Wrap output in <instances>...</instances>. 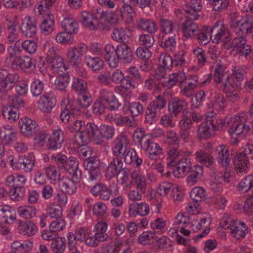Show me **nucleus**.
Wrapping results in <instances>:
<instances>
[{
	"mask_svg": "<svg viewBox=\"0 0 253 253\" xmlns=\"http://www.w3.org/2000/svg\"><path fill=\"white\" fill-rule=\"evenodd\" d=\"M19 79L18 74L9 73L7 70L0 68V99L6 101L10 99L14 86Z\"/></svg>",
	"mask_w": 253,
	"mask_h": 253,
	"instance_id": "nucleus-1",
	"label": "nucleus"
},
{
	"mask_svg": "<svg viewBox=\"0 0 253 253\" xmlns=\"http://www.w3.org/2000/svg\"><path fill=\"white\" fill-rule=\"evenodd\" d=\"M213 80L215 83L219 84V89L227 94L226 96L230 100L232 84L230 82V76L226 71V66L220 61H217L214 64Z\"/></svg>",
	"mask_w": 253,
	"mask_h": 253,
	"instance_id": "nucleus-2",
	"label": "nucleus"
},
{
	"mask_svg": "<svg viewBox=\"0 0 253 253\" xmlns=\"http://www.w3.org/2000/svg\"><path fill=\"white\" fill-rule=\"evenodd\" d=\"M248 119V113L246 112H242L234 116L233 124L228 130L231 137L234 139L233 144L239 142L238 137L245 136L249 132L250 126L246 124Z\"/></svg>",
	"mask_w": 253,
	"mask_h": 253,
	"instance_id": "nucleus-3",
	"label": "nucleus"
},
{
	"mask_svg": "<svg viewBox=\"0 0 253 253\" xmlns=\"http://www.w3.org/2000/svg\"><path fill=\"white\" fill-rule=\"evenodd\" d=\"M230 26L235 28L239 34L253 38V19L252 16L248 15L240 16L234 13L231 18Z\"/></svg>",
	"mask_w": 253,
	"mask_h": 253,
	"instance_id": "nucleus-4",
	"label": "nucleus"
},
{
	"mask_svg": "<svg viewBox=\"0 0 253 253\" xmlns=\"http://www.w3.org/2000/svg\"><path fill=\"white\" fill-rule=\"evenodd\" d=\"M167 104L164 96L158 95L155 100L151 101L147 106L145 115V122L149 125L155 124L158 120L161 110L164 109Z\"/></svg>",
	"mask_w": 253,
	"mask_h": 253,
	"instance_id": "nucleus-5",
	"label": "nucleus"
},
{
	"mask_svg": "<svg viewBox=\"0 0 253 253\" xmlns=\"http://www.w3.org/2000/svg\"><path fill=\"white\" fill-rule=\"evenodd\" d=\"M70 178L63 176L58 179V185L61 192L72 195L77 191L76 185L82 179V173L81 169L68 173Z\"/></svg>",
	"mask_w": 253,
	"mask_h": 253,
	"instance_id": "nucleus-6",
	"label": "nucleus"
},
{
	"mask_svg": "<svg viewBox=\"0 0 253 253\" xmlns=\"http://www.w3.org/2000/svg\"><path fill=\"white\" fill-rule=\"evenodd\" d=\"M220 225L224 228L230 230L231 235L238 239L245 237L248 230L245 223L230 217L224 216L220 221Z\"/></svg>",
	"mask_w": 253,
	"mask_h": 253,
	"instance_id": "nucleus-7",
	"label": "nucleus"
},
{
	"mask_svg": "<svg viewBox=\"0 0 253 253\" xmlns=\"http://www.w3.org/2000/svg\"><path fill=\"white\" fill-rule=\"evenodd\" d=\"M51 159L59 169H63L67 173L80 169L78 161L73 156L68 157L63 153H58L53 155Z\"/></svg>",
	"mask_w": 253,
	"mask_h": 253,
	"instance_id": "nucleus-8",
	"label": "nucleus"
},
{
	"mask_svg": "<svg viewBox=\"0 0 253 253\" xmlns=\"http://www.w3.org/2000/svg\"><path fill=\"white\" fill-rule=\"evenodd\" d=\"M253 145L247 144L243 151L236 154L234 159V164L237 173L245 171L249 164V159L253 158Z\"/></svg>",
	"mask_w": 253,
	"mask_h": 253,
	"instance_id": "nucleus-9",
	"label": "nucleus"
},
{
	"mask_svg": "<svg viewBox=\"0 0 253 253\" xmlns=\"http://www.w3.org/2000/svg\"><path fill=\"white\" fill-rule=\"evenodd\" d=\"M68 103L61 108L60 119L62 123L69 122L71 117H74L80 114V110L75 102L74 96L72 93H68L67 97Z\"/></svg>",
	"mask_w": 253,
	"mask_h": 253,
	"instance_id": "nucleus-10",
	"label": "nucleus"
},
{
	"mask_svg": "<svg viewBox=\"0 0 253 253\" xmlns=\"http://www.w3.org/2000/svg\"><path fill=\"white\" fill-rule=\"evenodd\" d=\"M99 127L92 123H85L83 128L82 132H79L76 136V140L78 143L87 144L91 139H98Z\"/></svg>",
	"mask_w": 253,
	"mask_h": 253,
	"instance_id": "nucleus-11",
	"label": "nucleus"
},
{
	"mask_svg": "<svg viewBox=\"0 0 253 253\" xmlns=\"http://www.w3.org/2000/svg\"><path fill=\"white\" fill-rule=\"evenodd\" d=\"M231 71L230 82L232 84L230 91V95H232V97H230V100L234 101L238 98L234 88L241 86L244 76L246 74V71L243 67L234 66L232 67Z\"/></svg>",
	"mask_w": 253,
	"mask_h": 253,
	"instance_id": "nucleus-12",
	"label": "nucleus"
},
{
	"mask_svg": "<svg viewBox=\"0 0 253 253\" xmlns=\"http://www.w3.org/2000/svg\"><path fill=\"white\" fill-rule=\"evenodd\" d=\"M35 158L33 154L20 156L15 160L10 161L11 166L16 169H23L26 172H29L34 167Z\"/></svg>",
	"mask_w": 253,
	"mask_h": 253,
	"instance_id": "nucleus-13",
	"label": "nucleus"
},
{
	"mask_svg": "<svg viewBox=\"0 0 253 253\" xmlns=\"http://www.w3.org/2000/svg\"><path fill=\"white\" fill-rule=\"evenodd\" d=\"M215 119L206 114V121L202 123L198 127L197 135L201 139H207L212 136L215 132V127H213Z\"/></svg>",
	"mask_w": 253,
	"mask_h": 253,
	"instance_id": "nucleus-14",
	"label": "nucleus"
},
{
	"mask_svg": "<svg viewBox=\"0 0 253 253\" xmlns=\"http://www.w3.org/2000/svg\"><path fill=\"white\" fill-rule=\"evenodd\" d=\"M37 122L28 117H24L19 121L18 126L21 133L27 138L34 136L38 130Z\"/></svg>",
	"mask_w": 253,
	"mask_h": 253,
	"instance_id": "nucleus-15",
	"label": "nucleus"
},
{
	"mask_svg": "<svg viewBox=\"0 0 253 253\" xmlns=\"http://www.w3.org/2000/svg\"><path fill=\"white\" fill-rule=\"evenodd\" d=\"M186 13L187 14L186 16V20L182 23L181 26V29L183 31L184 37L187 38H192L194 37L197 33L199 30V27L197 24L194 22L192 20H196L198 19L199 17L195 19L193 17L194 16L191 15H194V12H187L185 10Z\"/></svg>",
	"mask_w": 253,
	"mask_h": 253,
	"instance_id": "nucleus-16",
	"label": "nucleus"
},
{
	"mask_svg": "<svg viewBox=\"0 0 253 253\" xmlns=\"http://www.w3.org/2000/svg\"><path fill=\"white\" fill-rule=\"evenodd\" d=\"M231 29L236 35V37L232 41L233 46L237 51L247 57L251 51L250 45L247 44V37L244 35L239 34L238 32L235 31V28L231 27Z\"/></svg>",
	"mask_w": 253,
	"mask_h": 253,
	"instance_id": "nucleus-17",
	"label": "nucleus"
},
{
	"mask_svg": "<svg viewBox=\"0 0 253 253\" xmlns=\"http://www.w3.org/2000/svg\"><path fill=\"white\" fill-rule=\"evenodd\" d=\"M129 140L127 136L121 133L113 141L112 150L113 155L116 157H122L128 149Z\"/></svg>",
	"mask_w": 253,
	"mask_h": 253,
	"instance_id": "nucleus-18",
	"label": "nucleus"
},
{
	"mask_svg": "<svg viewBox=\"0 0 253 253\" xmlns=\"http://www.w3.org/2000/svg\"><path fill=\"white\" fill-rule=\"evenodd\" d=\"M56 103L55 95L52 92H46L38 102L39 109L43 113H50Z\"/></svg>",
	"mask_w": 253,
	"mask_h": 253,
	"instance_id": "nucleus-19",
	"label": "nucleus"
},
{
	"mask_svg": "<svg viewBox=\"0 0 253 253\" xmlns=\"http://www.w3.org/2000/svg\"><path fill=\"white\" fill-rule=\"evenodd\" d=\"M220 24L219 22H216L213 27L204 25L201 29H199L196 37L199 43L201 45H205L208 44L210 40H212V33L218 28Z\"/></svg>",
	"mask_w": 253,
	"mask_h": 253,
	"instance_id": "nucleus-20",
	"label": "nucleus"
},
{
	"mask_svg": "<svg viewBox=\"0 0 253 253\" xmlns=\"http://www.w3.org/2000/svg\"><path fill=\"white\" fill-rule=\"evenodd\" d=\"M92 195L98 197L103 201H109L113 195V191L110 187L103 183H98L94 185L90 190Z\"/></svg>",
	"mask_w": 253,
	"mask_h": 253,
	"instance_id": "nucleus-21",
	"label": "nucleus"
},
{
	"mask_svg": "<svg viewBox=\"0 0 253 253\" xmlns=\"http://www.w3.org/2000/svg\"><path fill=\"white\" fill-rule=\"evenodd\" d=\"M187 155V152L176 147H172L167 152V165L169 167H173L180 160Z\"/></svg>",
	"mask_w": 253,
	"mask_h": 253,
	"instance_id": "nucleus-22",
	"label": "nucleus"
},
{
	"mask_svg": "<svg viewBox=\"0 0 253 253\" xmlns=\"http://www.w3.org/2000/svg\"><path fill=\"white\" fill-rule=\"evenodd\" d=\"M141 147L145 151L148 158L154 161H156L162 154V148L150 138L146 143H143Z\"/></svg>",
	"mask_w": 253,
	"mask_h": 253,
	"instance_id": "nucleus-23",
	"label": "nucleus"
},
{
	"mask_svg": "<svg viewBox=\"0 0 253 253\" xmlns=\"http://www.w3.org/2000/svg\"><path fill=\"white\" fill-rule=\"evenodd\" d=\"M220 24L217 29L212 33V41L215 43L220 42L226 44L231 40V36L227 27L221 22L218 21Z\"/></svg>",
	"mask_w": 253,
	"mask_h": 253,
	"instance_id": "nucleus-24",
	"label": "nucleus"
},
{
	"mask_svg": "<svg viewBox=\"0 0 253 253\" xmlns=\"http://www.w3.org/2000/svg\"><path fill=\"white\" fill-rule=\"evenodd\" d=\"M187 106V103L184 99L177 97L171 98L169 103V111L170 116L177 117L181 113L184 114Z\"/></svg>",
	"mask_w": 253,
	"mask_h": 253,
	"instance_id": "nucleus-25",
	"label": "nucleus"
},
{
	"mask_svg": "<svg viewBox=\"0 0 253 253\" xmlns=\"http://www.w3.org/2000/svg\"><path fill=\"white\" fill-rule=\"evenodd\" d=\"M122 157H115L110 162L106 169L105 176L108 179L117 176L123 169V163Z\"/></svg>",
	"mask_w": 253,
	"mask_h": 253,
	"instance_id": "nucleus-26",
	"label": "nucleus"
},
{
	"mask_svg": "<svg viewBox=\"0 0 253 253\" xmlns=\"http://www.w3.org/2000/svg\"><path fill=\"white\" fill-rule=\"evenodd\" d=\"M17 133L12 126L6 125L0 128V139L3 144L9 145L16 139Z\"/></svg>",
	"mask_w": 253,
	"mask_h": 253,
	"instance_id": "nucleus-27",
	"label": "nucleus"
},
{
	"mask_svg": "<svg viewBox=\"0 0 253 253\" xmlns=\"http://www.w3.org/2000/svg\"><path fill=\"white\" fill-rule=\"evenodd\" d=\"M12 67L25 71L35 68V60L28 56H16L12 62Z\"/></svg>",
	"mask_w": 253,
	"mask_h": 253,
	"instance_id": "nucleus-28",
	"label": "nucleus"
},
{
	"mask_svg": "<svg viewBox=\"0 0 253 253\" xmlns=\"http://www.w3.org/2000/svg\"><path fill=\"white\" fill-rule=\"evenodd\" d=\"M20 30L24 36L31 38L36 33L37 23L34 19H32L31 16H26L22 20Z\"/></svg>",
	"mask_w": 253,
	"mask_h": 253,
	"instance_id": "nucleus-29",
	"label": "nucleus"
},
{
	"mask_svg": "<svg viewBox=\"0 0 253 253\" xmlns=\"http://www.w3.org/2000/svg\"><path fill=\"white\" fill-rule=\"evenodd\" d=\"M217 161L223 167L229 166L231 158L230 157L228 147L221 144L216 147L215 150Z\"/></svg>",
	"mask_w": 253,
	"mask_h": 253,
	"instance_id": "nucleus-30",
	"label": "nucleus"
},
{
	"mask_svg": "<svg viewBox=\"0 0 253 253\" xmlns=\"http://www.w3.org/2000/svg\"><path fill=\"white\" fill-rule=\"evenodd\" d=\"M150 207L146 202H134L129 205L128 214L130 216L135 217L137 215L145 216L149 213Z\"/></svg>",
	"mask_w": 253,
	"mask_h": 253,
	"instance_id": "nucleus-31",
	"label": "nucleus"
},
{
	"mask_svg": "<svg viewBox=\"0 0 253 253\" xmlns=\"http://www.w3.org/2000/svg\"><path fill=\"white\" fill-rule=\"evenodd\" d=\"M84 166L88 169L90 179L91 180H96L100 175V161L97 157H92L84 163Z\"/></svg>",
	"mask_w": 253,
	"mask_h": 253,
	"instance_id": "nucleus-32",
	"label": "nucleus"
},
{
	"mask_svg": "<svg viewBox=\"0 0 253 253\" xmlns=\"http://www.w3.org/2000/svg\"><path fill=\"white\" fill-rule=\"evenodd\" d=\"M104 50V58L109 66L113 68L117 67L118 66L117 46L115 48L113 45L107 44Z\"/></svg>",
	"mask_w": 253,
	"mask_h": 253,
	"instance_id": "nucleus-33",
	"label": "nucleus"
},
{
	"mask_svg": "<svg viewBox=\"0 0 253 253\" xmlns=\"http://www.w3.org/2000/svg\"><path fill=\"white\" fill-rule=\"evenodd\" d=\"M117 57L118 63L120 60H122L124 63H130L133 57V55L131 48L127 43L120 44L117 45Z\"/></svg>",
	"mask_w": 253,
	"mask_h": 253,
	"instance_id": "nucleus-34",
	"label": "nucleus"
},
{
	"mask_svg": "<svg viewBox=\"0 0 253 253\" xmlns=\"http://www.w3.org/2000/svg\"><path fill=\"white\" fill-rule=\"evenodd\" d=\"M136 25L138 29L146 31L150 34L155 33L158 29L156 23L148 18L139 17L136 19Z\"/></svg>",
	"mask_w": 253,
	"mask_h": 253,
	"instance_id": "nucleus-35",
	"label": "nucleus"
},
{
	"mask_svg": "<svg viewBox=\"0 0 253 253\" xmlns=\"http://www.w3.org/2000/svg\"><path fill=\"white\" fill-rule=\"evenodd\" d=\"M18 230L20 234L30 237L36 234L38 231V227L31 221H20Z\"/></svg>",
	"mask_w": 253,
	"mask_h": 253,
	"instance_id": "nucleus-36",
	"label": "nucleus"
},
{
	"mask_svg": "<svg viewBox=\"0 0 253 253\" xmlns=\"http://www.w3.org/2000/svg\"><path fill=\"white\" fill-rule=\"evenodd\" d=\"M186 181L190 185H194L202 178L203 173V168L199 165H194L188 171Z\"/></svg>",
	"mask_w": 253,
	"mask_h": 253,
	"instance_id": "nucleus-37",
	"label": "nucleus"
},
{
	"mask_svg": "<svg viewBox=\"0 0 253 253\" xmlns=\"http://www.w3.org/2000/svg\"><path fill=\"white\" fill-rule=\"evenodd\" d=\"M185 79V75L182 72H178L177 73H173L169 75L166 81L161 82V84L163 86L168 87L169 88L175 85L176 84H179L180 85L184 80Z\"/></svg>",
	"mask_w": 253,
	"mask_h": 253,
	"instance_id": "nucleus-38",
	"label": "nucleus"
},
{
	"mask_svg": "<svg viewBox=\"0 0 253 253\" xmlns=\"http://www.w3.org/2000/svg\"><path fill=\"white\" fill-rule=\"evenodd\" d=\"M1 114L3 119L11 123L15 122L19 118V111L7 104L3 106Z\"/></svg>",
	"mask_w": 253,
	"mask_h": 253,
	"instance_id": "nucleus-39",
	"label": "nucleus"
},
{
	"mask_svg": "<svg viewBox=\"0 0 253 253\" xmlns=\"http://www.w3.org/2000/svg\"><path fill=\"white\" fill-rule=\"evenodd\" d=\"M26 181L25 177L22 175H10L6 179V184L10 187H17L25 189L24 185Z\"/></svg>",
	"mask_w": 253,
	"mask_h": 253,
	"instance_id": "nucleus-40",
	"label": "nucleus"
},
{
	"mask_svg": "<svg viewBox=\"0 0 253 253\" xmlns=\"http://www.w3.org/2000/svg\"><path fill=\"white\" fill-rule=\"evenodd\" d=\"M123 156L124 162L128 165L134 162L136 167H139L143 162L142 159L137 155L136 151L132 148H128Z\"/></svg>",
	"mask_w": 253,
	"mask_h": 253,
	"instance_id": "nucleus-41",
	"label": "nucleus"
},
{
	"mask_svg": "<svg viewBox=\"0 0 253 253\" xmlns=\"http://www.w3.org/2000/svg\"><path fill=\"white\" fill-rule=\"evenodd\" d=\"M196 160L208 168L211 167L214 163V158L207 152L200 150L195 154Z\"/></svg>",
	"mask_w": 253,
	"mask_h": 253,
	"instance_id": "nucleus-42",
	"label": "nucleus"
},
{
	"mask_svg": "<svg viewBox=\"0 0 253 253\" xmlns=\"http://www.w3.org/2000/svg\"><path fill=\"white\" fill-rule=\"evenodd\" d=\"M111 37L114 41L122 44L128 43L130 40L126 31L122 28H114L111 33Z\"/></svg>",
	"mask_w": 253,
	"mask_h": 253,
	"instance_id": "nucleus-43",
	"label": "nucleus"
},
{
	"mask_svg": "<svg viewBox=\"0 0 253 253\" xmlns=\"http://www.w3.org/2000/svg\"><path fill=\"white\" fill-rule=\"evenodd\" d=\"M48 68L52 71L53 73L59 74L66 70V68L63 63V59L60 56H58L51 60H48Z\"/></svg>",
	"mask_w": 253,
	"mask_h": 253,
	"instance_id": "nucleus-44",
	"label": "nucleus"
},
{
	"mask_svg": "<svg viewBox=\"0 0 253 253\" xmlns=\"http://www.w3.org/2000/svg\"><path fill=\"white\" fill-rule=\"evenodd\" d=\"M37 211L36 208L32 206H20L17 210L19 216L26 220H29L35 217Z\"/></svg>",
	"mask_w": 253,
	"mask_h": 253,
	"instance_id": "nucleus-45",
	"label": "nucleus"
},
{
	"mask_svg": "<svg viewBox=\"0 0 253 253\" xmlns=\"http://www.w3.org/2000/svg\"><path fill=\"white\" fill-rule=\"evenodd\" d=\"M85 61L86 65L94 72L99 71L103 68L104 62L99 57L86 56Z\"/></svg>",
	"mask_w": 253,
	"mask_h": 253,
	"instance_id": "nucleus-46",
	"label": "nucleus"
},
{
	"mask_svg": "<svg viewBox=\"0 0 253 253\" xmlns=\"http://www.w3.org/2000/svg\"><path fill=\"white\" fill-rule=\"evenodd\" d=\"M82 23L84 26L91 30L96 29V25L97 24V16L95 17L91 13L86 11H84L82 13Z\"/></svg>",
	"mask_w": 253,
	"mask_h": 253,
	"instance_id": "nucleus-47",
	"label": "nucleus"
},
{
	"mask_svg": "<svg viewBox=\"0 0 253 253\" xmlns=\"http://www.w3.org/2000/svg\"><path fill=\"white\" fill-rule=\"evenodd\" d=\"M160 26L162 32L166 35L172 34L177 31L176 23L167 19L160 18Z\"/></svg>",
	"mask_w": 253,
	"mask_h": 253,
	"instance_id": "nucleus-48",
	"label": "nucleus"
},
{
	"mask_svg": "<svg viewBox=\"0 0 253 253\" xmlns=\"http://www.w3.org/2000/svg\"><path fill=\"white\" fill-rule=\"evenodd\" d=\"M61 27L65 31L70 35L76 34L79 30L77 22L73 18L66 17L62 21Z\"/></svg>",
	"mask_w": 253,
	"mask_h": 253,
	"instance_id": "nucleus-49",
	"label": "nucleus"
},
{
	"mask_svg": "<svg viewBox=\"0 0 253 253\" xmlns=\"http://www.w3.org/2000/svg\"><path fill=\"white\" fill-rule=\"evenodd\" d=\"M106 119L112 124L117 126H124L127 125L132 126L131 120L126 116H122L117 115H113L112 114H108Z\"/></svg>",
	"mask_w": 253,
	"mask_h": 253,
	"instance_id": "nucleus-50",
	"label": "nucleus"
},
{
	"mask_svg": "<svg viewBox=\"0 0 253 253\" xmlns=\"http://www.w3.org/2000/svg\"><path fill=\"white\" fill-rule=\"evenodd\" d=\"M66 248V239L62 237H58L50 245V250L53 253H64Z\"/></svg>",
	"mask_w": 253,
	"mask_h": 253,
	"instance_id": "nucleus-51",
	"label": "nucleus"
},
{
	"mask_svg": "<svg viewBox=\"0 0 253 253\" xmlns=\"http://www.w3.org/2000/svg\"><path fill=\"white\" fill-rule=\"evenodd\" d=\"M131 178L134 181V184L137 190L141 193H145L146 188V179L144 175L134 171L131 174Z\"/></svg>",
	"mask_w": 253,
	"mask_h": 253,
	"instance_id": "nucleus-52",
	"label": "nucleus"
},
{
	"mask_svg": "<svg viewBox=\"0 0 253 253\" xmlns=\"http://www.w3.org/2000/svg\"><path fill=\"white\" fill-rule=\"evenodd\" d=\"M82 56L83 55L76 50L75 46L71 47L67 50V59L73 66L75 65H79V64L82 62Z\"/></svg>",
	"mask_w": 253,
	"mask_h": 253,
	"instance_id": "nucleus-53",
	"label": "nucleus"
},
{
	"mask_svg": "<svg viewBox=\"0 0 253 253\" xmlns=\"http://www.w3.org/2000/svg\"><path fill=\"white\" fill-rule=\"evenodd\" d=\"M40 29L42 33L48 35L51 33L54 28V20L53 15H48L44 18L40 25Z\"/></svg>",
	"mask_w": 253,
	"mask_h": 253,
	"instance_id": "nucleus-54",
	"label": "nucleus"
},
{
	"mask_svg": "<svg viewBox=\"0 0 253 253\" xmlns=\"http://www.w3.org/2000/svg\"><path fill=\"white\" fill-rule=\"evenodd\" d=\"M107 225L106 222H99L95 225L94 234L101 242H104L108 240V235L106 233Z\"/></svg>",
	"mask_w": 253,
	"mask_h": 253,
	"instance_id": "nucleus-55",
	"label": "nucleus"
},
{
	"mask_svg": "<svg viewBox=\"0 0 253 253\" xmlns=\"http://www.w3.org/2000/svg\"><path fill=\"white\" fill-rule=\"evenodd\" d=\"M7 40L9 44L16 42L19 37V30L14 23L7 25Z\"/></svg>",
	"mask_w": 253,
	"mask_h": 253,
	"instance_id": "nucleus-56",
	"label": "nucleus"
},
{
	"mask_svg": "<svg viewBox=\"0 0 253 253\" xmlns=\"http://www.w3.org/2000/svg\"><path fill=\"white\" fill-rule=\"evenodd\" d=\"M190 196L195 202L204 201L206 199V192L203 188L196 187L191 191Z\"/></svg>",
	"mask_w": 253,
	"mask_h": 253,
	"instance_id": "nucleus-57",
	"label": "nucleus"
},
{
	"mask_svg": "<svg viewBox=\"0 0 253 253\" xmlns=\"http://www.w3.org/2000/svg\"><path fill=\"white\" fill-rule=\"evenodd\" d=\"M71 87L72 90L78 94L87 92V84L84 80L81 78H74L72 83Z\"/></svg>",
	"mask_w": 253,
	"mask_h": 253,
	"instance_id": "nucleus-58",
	"label": "nucleus"
},
{
	"mask_svg": "<svg viewBox=\"0 0 253 253\" xmlns=\"http://www.w3.org/2000/svg\"><path fill=\"white\" fill-rule=\"evenodd\" d=\"M81 145L78 149V154L80 158L84 160V162L91 158L93 153V149L90 146L86 145V144L79 143Z\"/></svg>",
	"mask_w": 253,
	"mask_h": 253,
	"instance_id": "nucleus-59",
	"label": "nucleus"
},
{
	"mask_svg": "<svg viewBox=\"0 0 253 253\" xmlns=\"http://www.w3.org/2000/svg\"><path fill=\"white\" fill-rule=\"evenodd\" d=\"M214 11L221 12L227 8L229 5L228 0H206Z\"/></svg>",
	"mask_w": 253,
	"mask_h": 253,
	"instance_id": "nucleus-60",
	"label": "nucleus"
},
{
	"mask_svg": "<svg viewBox=\"0 0 253 253\" xmlns=\"http://www.w3.org/2000/svg\"><path fill=\"white\" fill-rule=\"evenodd\" d=\"M69 80L70 76L68 74L62 75L59 74L54 83L55 87L58 90H64L68 85Z\"/></svg>",
	"mask_w": 253,
	"mask_h": 253,
	"instance_id": "nucleus-61",
	"label": "nucleus"
},
{
	"mask_svg": "<svg viewBox=\"0 0 253 253\" xmlns=\"http://www.w3.org/2000/svg\"><path fill=\"white\" fill-rule=\"evenodd\" d=\"M159 62V67H163L166 70H170L174 66L173 59L169 55L165 53H163L160 55Z\"/></svg>",
	"mask_w": 253,
	"mask_h": 253,
	"instance_id": "nucleus-62",
	"label": "nucleus"
},
{
	"mask_svg": "<svg viewBox=\"0 0 253 253\" xmlns=\"http://www.w3.org/2000/svg\"><path fill=\"white\" fill-rule=\"evenodd\" d=\"M46 211L48 215L52 218L58 219L62 216V208L58 204H52L49 205L47 207Z\"/></svg>",
	"mask_w": 253,
	"mask_h": 253,
	"instance_id": "nucleus-63",
	"label": "nucleus"
},
{
	"mask_svg": "<svg viewBox=\"0 0 253 253\" xmlns=\"http://www.w3.org/2000/svg\"><path fill=\"white\" fill-rule=\"evenodd\" d=\"M253 183V175H249L244 178L239 183V190L243 192L252 191Z\"/></svg>",
	"mask_w": 253,
	"mask_h": 253,
	"instance_id": "nucleus-64",
	"label": "nucleus"
}]
</instances>
